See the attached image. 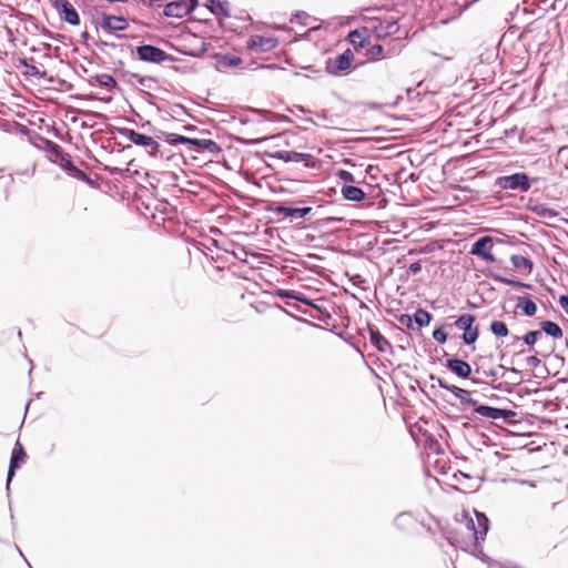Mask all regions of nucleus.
<instances>
[{"label":"nucleus","instance_id":"50","mask_svg":"<svg viewBox=\"0 0 568 568\" xmlns=\"http://www.w3.org/2000/svg\"><path fill=\"white\" fill-rule=\"evenodd\" d=\"M408 270L412 274H417L422 270V264L419 262H414L409 265Z\"/></svg>","mask_w":568,"mask_h":568},{"label":"nucleus","instance_id":"3","mask_svg":"<svg viewBox=\"0 0 568 568\" xmlns=\"http://www.w3.org/2000/svg\"><path fill=\"white\" fill-rule=\"evenodd\" d=\"M496 185L501 190L518 191L526 193L531 187V181L525 172H517L510 175H503L496 180Z\"/></svg>","mask_w":568,"mask_h":568},{"label":"nucleus","instance_id":"10","mask_svg":"<svg viewBox=\"0 0 568 568\" xmlns=\"http://www.w3.org/2000/svg\"><path fill=\"white\" fill-rule=\"evenodd\" d=\"M100 27L105 33L111 34L118 31H125L129 28V23L122 16L101 13Z\"/></svg>","mask_w":568,"mask_h":568},{"label":"nucleus","instance_id":"44","mask_svg":"<svg viewBox=\"0 0 568 568\" xmlns=\"http://www.w3.org/2000/svg\"><path fill=\"white\" fill-rule=\"evenodd\" d=\"M500 413L501 414H499V418H503V419H505L507 422H511L513 418L516 416V412L509 410V409H501L500 408Z\"/></svg>","mask_w":568,"mask_h":568},{"label":"nucleus","instance_id":"12","mask_svg":"<svg viewBox=\"0 0 568 568\" xmlns=\"http://www.w3.org/2000/svg\"><path fill=\"white\" fill-rule=\"evenodd\" d=\"M353 59V52L349 49H347L342 54H338L335 59H329L326 62V69L329 73L337 74L338 72L348 70L351 68Z\"/></svg>","mask_w":568,"mask_h":568},{"label":"nucleus","instance_id":"18","mask_svg":"<svg viewBox=\"0 0 568 568\" xmlns=\"http://www.w3.org/2000/svg\"><path fill=\"white\" fill-rule=\"evenodd\" d=\"M367 331L369 333V339L372 345L381 353H387L392 351V345L386 337H384L378 329L371 324H367Z\"/></svg>","mask_w":568,"mask_h":568},{"label":"nucleus","instance_id":"30","mask_svg":"<svg viewBox=\"0 0 568 568\" xmlns=\"http://www.w3.org/2000/svg\"><path fill=\"white\" fill-rule=\"evenodd\" d=\"M413 321L419 326H428L432 321V314L423 308H417L414 313Z\"/></svg>","mask_w":568,"mask_h":568},{"label":"nucleus","instance_id":"59","mask_svg":"<svg viewBox=\"0 0 568 568\" xmlns=\"http://www.w3.org/2000/svg\"><path fill=\"white\" fill-rule=\"evenodd\" d=\"M17 551H19V555L23 557L22 551H20V548H17Z\"/></svg>","mask_w":568,"mask_h":568},{"label":"nucleus","instance_id":"49","mask_svg":"<svg viewBox=\"0 0 568 568\" xmlns=\"http://www.w3.org/2000/svg\"><path fill=\"white\" fill-rule=\"evenodd\" d=\"M559 305L565 311V313L568 315V295H561L559 297Z\"/></svg>","mask_w":568,"mask_h":568},{"label":"nucleus","instance_id":"57","mask_svg":"<svg viewBox=\"0 0 568 568\" xmlns=\"http://www.w3.org/2000/svg\"><path fill=\"white\" fill-rule=\"evenodd\" d=\"M88 37H89L88 32H83V33H82V38H83V39H88Z\"/></svg>","mask_w":568,"mask_h":568},{"label":"nucleus","instance_id":"34","mask_svg":"<svg viewBox=\"0 0 568 568\" xmlns=\"http://www.w3.org/2000/svg\"><path fill=\"white\" fill-rule=\"evenodd\" d=\"M413 523V516L408 511H404V513H400L396 518H395V525L399 528H406L407 526H409L410 524Z\"/></svg>","mask_w":568,"mask_h":568},{"label":"nucleus","instance_id":"32","mask_svg":"<svg viewBox=\"0 0 568 568\" xmlns=\"http://www.w3.org/2000/svg\"><path fill=\"white\" fill-rule=\"evenodd\" d=\"M94 80L100 87L103 88H114L116 85L115 79L108 73L97 74Z\"/></svg>","mask_w":568,"mask_h":568},{"label":"nucleus","instance_id":"46","mask_svg":"<svg viewBox=\"0 0 568 568\" xmlns=\"http://www.w3.org/2000/svg\"><path fill=\"white\" fill-rule=\"evenodd\" d=\"M526 363L529 367L537 368L541 364V361L536 355H531L526 358Z\"/></svg>","mask_w":568,"mask_h":568},{"label":"nucleus","instance_id":"56","mask_svg":"<svg viewBox=\"0 0 568 568\" xmlns=\"http://www.w3.org/2000/svg\"><path fill=\"white\" fill-rule=\"evenodd\" d=\"M545 212H547L549 216L555 215V213L551 210H545Z\"/></svg>","mask_w":568,"mask_h":568},{"label":"nucleus","instance_id":"51","mask_svg":"<svg viewBox=\"0 0 568 568\" xmlns=\"http://www.w3.org/2000/svg\"><path fill=\"white\" fill-rule=\"evenodd\" d=\"M19 65L27 68V65H29V63H28L27 59L22 58L19 60Z\"/></svg>","mask_w":568,"mask_h":568},{"label":"nucleus","instance_id":"61","mask_svg":"<svg viewBox=\"0 0 568 568\" xmlns=\"http://www.w3.org/2000/svg\"><path fill=\"white\" fill-rule=\"evenodd\" d=\"M566 428H568V424L566 425Z\"/></svg>","mask_w":568,"mask_h":568},{"label":"nucleus","instance_id":"13","mask_svg":"<svg viewBox=\"0 0 568 568\" xmlns=\"http://www.w3.org/2000/svg\"><path fill=\"white\" fill-rule=\"evenodd\" d=\"M278 44L276 38L273 37H263V36H253L247 41V49L256 52H268L275 49Z\"/></svg>","mask_w":568,"mask_h":568},{"label":"nucleus","instance_id":"58","mask_svg":"<svg viewBox=\"0 0 568 568\" xmlns=\"http://www.w3.org/2000/svg\"><path fill=\"white\" fill-rule=\"evenodd\" d=\"M145 126H151L150 122H148L146 124H142V128H145Z\"/></svg>","mask_w":568,"mask_h":568},{"label":"nucleus","instance_id":"45","mask_svg":"<svg viewBox=\"0 0 568 568\" xmlns=\"http://www.w3.org/2000/svg\"><path fill=\"white\" fill-rule=\"evenodd\" d=\"M430 379L432 381H435L437 383V385L443 388V389H446V390H449V388H452L453 385H449L445 379H443L442 377H436L434 375L430 376Z\"/></svg>","mask_w":568,"mask_h":568},{"label":"nucleus","instance_id":"22","mask_svg":"<svg viewBox=\"0 0 568 568\" xmlns=\"http://www.w3.org/2000/svg\"><path fill=\"white\" fill-rule=\"evenodd\" d=\"M341 193L345 200L352 202H361L365 199V192L361 187L354 185H343Z\"/></svg>","mask_w":568,"mask_h":568},{"label":"nucleus","instance_id":"36","mask_svg":"<svg viewBox=\"0 0 568 568\" xmlns=\"http://www.w3.org/2000/svg\"><path fill=\"white\" fill-rule=\"evenodd\" d=\"M45 144H47L48 151H50L52 154H54L58 160L65 153L59 144H57L52 141L45 140Z\"/></svg>","mask_w":568,"mask_h":568},{"label":"nucleus","instance_id":"48","mask_svg":"<svg viewBox=\"0 0 568 568\" xmlns=\"http://www.w3.org/2000/svg\"><path fill=\"white\" fill-rule=\"evenodd\" d=\"M287 111L293 113V114H296V113H303V114L311 113L310 110H306L302 105H294L293 108H288Z\"/></svg>","mask_w":568,"mask_h":568},{"label":"nucleus","instance_id":"23","mask_svg":"<svg viewBox=\"0 0 568 568\" xmlns=\"http://www.w3.org/2000/svg\"><path fill=\"white\" fill-rule=\"evenodd\" d=\"M510 262L516 270L527 274L531 273L534 267V263L530 258L519 254L511 255Z\"/></svg>","mask_w":568,"mask_h":568},{"label":"nucleus","instance_id":"8","mask_svg":"<svg viewBox=\"0 0 568 568\" xmlns=\"http://www.w3.org/2000/svg\"><path fill=\"white\" fill-rule=\"evenodd\" d=\"M369 29L376 39H384L396 34L399 31V26L394 19H374L371 21Z\"/></svg>","mask_w":568,"mask_h":568},{"label":"nucleus","instance_id":"31","mask_svg":"<svg viewBox=\"0 0 568 568\" xmlns=\"http://www.w3.org/2000/svg\"><path fill=\"white\" fill-rule=\"evenodd\" d=\"M489 331L496 337H506L509 334L507 325L501 321H493L489 325Z\"/></svg>","mask_w":568,"mask_h":568},{"label":"nucleus","instance_id":"53","mask_svg":"<svg viewBox=\"0 0 568 568\" xmlns=\"http://www.w3.org/2000/svg\"><path fill=\"white\" fill-rule=\"evenodd\" d=\"M490 376H497V371L496 369H491L489 371L488 373Z\"/></svg>","mask_w":568,"mask_h":568},{"label":"nucleus","instance_id":"14","mask_svg":"<svg viewBox=\"0 0 568 568\" xmlns=\"http://www.w3.org/2000/svg\"><path fill=\"white\" fill-rule=\"evenodd\" d=\"M274 158L283 160L284 162H294V163L304 162V164L306 166L314 165V156L308 153L282 150V151H277L274 154Z\"/></svg>","mask_w":568,"mask_h":568},{"label":"nucleus","instance_id":"40","mask_svg":"<svg viewBox=\"0 0 568 568\" xmlns=\"http://www.w3.org/2000/svg\"><path fill=\"white\" fill-rule=\"evenodd\" d=\"M337 178L345 182V183H353L355 182V178L353 175V173H351L349 171H346V170H339L337 173H336Z\"/></svg>","mask_w":568,"mask_h":568},{"label":"nucleus","instance_id":"38","mask_svg":"<svg viewBox=\"0 0 568 568\" xmlns=\"http://www.w3.org/2000/svg\"><path fill=\"white\" fill-rule=\"evenodd\" d=\"M447 333L444 331V327L440 326V327H437L436 329H434L433 332V338L439 343V344H444L446 341H447Z\"/></svg>","mask_w":568,"mask_h":568},{"label":"nucleus","instance_id":"25","mask_svg":"<svg viewBox=\"0 0 568 568\" xmlns=\"http://www.w3.org/2000/svg\"><path fill=\"white\" fill-rule=\"evenodd\" d=\"M540 328L545 334L556 339L561 338L564 334L561 327L551 321H542L540 323Z\"/></svg>","mask_w":568,"mask_h":568},{"label":"nucleus","instance_id":"54","mask_svg":"<svg viewBox=\"0 0 568 568\" xmlns=\"http://www.w3.org/2000/svg\"><path fill=\"white\" fill-rule=\"evenodd\" d=\"M303 121L306 123H314V121L311 118H305L303 119Z\"/></svg>","mask_w":568,"mask_h":568},{"label":"nucleus","instance_id":"4","mask_svg":"<svg viewBox=\"0 0 568 568\" xmlns=\"http://www.w3.org/2000/svg\"><path fill=\"white\" fill-rule=\"evenodd\" d=\"M475 321V315L465 313L457 317L453 325L447 326H455L456 328L463 331V342L467 345H471L479 337V328L478 326H474Z\"/></svg>","mask_w":568,"mask_h":568},{"label":"nucleus","instance_id":"9","mask_svg":"<svg viewBox=\"0 0 568 568\" xmlns=\"http://www.w3.org/2000/svg\"><path fill=\"white\" fill-rule=\"evenodd\" d=\"M136 54L140 60L151 63H162L169 59V54L164 50L151 44L139 45Z\"/></svg>","mask_w":568,"mask_h":568},{"label":"nucleus","instance_id":"27","mask_svg":"<svg viewBox=\"0 0 568 568\" xmlns=\"http://www.w3.org/2000/svg\"><path fill=\"white\" fill-rule=\"evenodd\" d=\"M449 392L453 393L457 398H459L462 400V403L471 405L474 407L477 404V400L471 398L470 392H468L466 389H463L458 386L453 385L452 388H449Z\"/></svg>","mask_w":568,"mask_h":568},{"label":"nucleus","instance_id":"24","mask_svg":"<svg viewBox=\"0 0 568 568\" xmlns=\"http://www.w3.org/2000/svg\"><path fill=\"white\" fill-rule=\"evenodd\" d=\"M517 307L527 316H534L537 312V305L529 296L518 297Z\"/></svg>","mask_w":568,"mask_h":568},{"label":"nucleus","instance_id":"43","mask_svg":"<svg viewBox=\"0 0 568 568\" xmlns=\"http://www.w3.org/2000/svg\"><path fill=\"white\" fill-rule=\"evenodd\" d=\"M295 18L303 26H307L308 24V20L311 19V16L307 14L306 12H304V11H300V12H296Z\"/></svg>","mask_w":568,"mask_h":568},{"label":"nucleus","instance_id":"21","mask_svg":"<svg viewBox=\"0 0 568 568\" xmlns=\"http://www.w3.org/2000/svg\"><path fill=\"white\" fill-rule=\"evenodd\" d=\"M206 8L216 17L229 18L231 16L227 1L207 0Z\"/></svg>","mask_w":568,"mask_h":568},{"label":"nucleus","instance_id":"39","mask_svg":"<svg viewBox=\"0 0 568 568\" xmlns=\"http://www.w3.org/2000/svg\"><path fill=\"white\" fill-rule=\"evenodd\" d=\"M45 72H41L36 65L29 64L26 68L24 75L27 77H36L43 78Z\"/></svg>","mask_w":568,"mask_h":568},{"label":"nucleus","instance_id":"1","mask_svg":"<svg viewBox=\"0 0 568 568\" xmlns=\"http://www.w3.org/2000/svg\"><path fill=\"white\" fill-rule=\"evenodd\" d=\"M116 132L120 136L126 139L132 144L136 146H141L145 149V152L152 156V158H161V159H170L169 155L162 151L161 145L159 143V140H164V134H168L166 132H163L161 130H153L154 135H148L144 133L136 132L132 129L128 128H118Z\"/></svg>","mask_w":568,"mask_h":568},{"label":"nucleus","instance_id":"7","mask_svg":"<svg viewBox=\"0 0 568 568\" xmlns=\"http://www.w3.org/2000/svg\"><path fill=\"white\" fill-rule=\"evenodd\" d=\"M50 2L62 21L71 26L80 24L79 13L69 0H50Z\"/></svg>","mask_w":568,"mask_h":568},{"label":"nucleus","instance_id":"37","mask_svg":"<svg viewBox=\"0 0 568 568\" xmlns=\"http://www.w3.org/2000/svg\"><path fill=\"white\" fill-rule=\"evenodd\" d=\"M348 38L354 45L364 47V39L359 30L351 31Z\"/></svg>","mask_w":568,"mask_h":568},{"label":"nucleus","instance_id":"60","mask_svg":"<svg viewBox=\"0 0 568 568\" xmlns=\"http://www.w3.org/2000/svg\"><path fill=\"white\" fill-rule=\"evenodd\" d=\"M17 551H19V555L23 557L22 551H20V548H17Z\"/></svg>","mask_w":568,"mask_h":568},{"label":"nucleus","instance_id":"19","mask_svg":"<svg viewBox=\"0 0 568 568\" xmlns=\"http://www.w3.org/2000/svg\"><path fill=\"white\" fill-rule=\"evenodd\" d=\"M214 60L219 71H226L231 68L239 67L242 63V59L232 53H216L214 54Z\"/></svg>","mask_w":568,"mask_h":568},{"label":"nucleus","instance_id":"15","mask_svg":"<svg viewBox=\"0 0 568 568\" xmlns=\"http://www.w3.org/2000/svg\"><path fill=\"white\" fill-rule=\"evenodd\" d=\"M24 456H26V453H24L23 446L18 440L16 443V447L13 448V452H12V455L10 458V464H9V469H8V475H7V489L8 490L10 488V483H11L12 478L14 477L16 470L20 467V462L24 458Z\"/></svg>","mask_w":568,"mask_h":568},{"label":"nucleus","instance_id":"52","mask_svg":"<svg viewBox=\"0 0 568 568\" xmlns=\"http://www.w3.org/2000/svg\"><path fill=\"white\" fill-rule=\"evenodd\" d=\"M316 116L321 118V119H326V113L325 111H322V112H316L315 113Z\"/></svg>","mask_w":568,"mask_h":568},{"label":"nucleus","instance_id":"26","mask_svg":"<svg viewBox=\"0 0 568 568\" xmlns=\"http://www.w3.org/2000/svg\"><path fill=\"white\" fill-rule=\"evenodd\" d=\"M475 412L484 417L490 418V419H499L500 408L491 407L488 405H478L475 406Z\"/></svg>","mask_w":568,"mask_h":568},{"label":"nucleus","instance_id":"6","mask_svg":"<svg viewBox=\"0 0 568 568\" xmlns=\"http://www.w3.org/2000/svg\"><path fill=\"white\" fill-rule=\"evenodd\" d=\"M197 0H178L169 2L163 10V14L169 18L182 19L192 13L197 7Z\"/></svg>","mask_w":568,"mask_h":568},{"label":"nucleus","instance_id":"41","mask_svg":"<svg viewBox=\"0 0 568 568\" xmlns=\"http://www.w3.org/2000/svg\"><path fill=\"white\" fill-rule=\"evenodd\" d=\"M398 322L400 323V325L403 326H406L407 328H413V316H410L409 314H402L399 317H398Z\"/></svg>","mask_w":568,"mask_h":568},{"label":"nucleus","instance_id":"29","mask_svg":"<svg viewBox=\"0 0 568 568\" xmlns=\"http://www.w3.org/2000/svg\"><path fill=\"white\" fill-rule=\"evenodd\" d=\"M277 296L282 298H292L301 303H304L305 305H312V302L304 294L295 291L280 290L277 291Z\"/></svg>","mask_w":568,"mask_h":568},{"label":"nucleus","instance_id":"47","mask_svg":"<svg viewBox=\"0 0 568 568\" xmlns=\"http://www.w3.org/2000/svg\"><path fill=\"white\" fill-rule=\"evenodd\" d=\"M383 51H384V47L382 44H374L369 49V54L372 55V58H376V57L383 54Z\"/></svg>","mask_w":568,"mask_h":568},{"label":"nucleus","instance_id":"5","mask_svg":"<svg viewBox=\"0 0 568 568\" xmlns=\"http://www.w3.org/2000/svg\"><path fill=\"white\" fill-rule=\"evenodd\" d=\"M476 519L468 517L467 514H465L466 523L465 528L471 534V537L475 539L476 544H478L480 540H484L488 528H489V520L486 517L485 514L475 511Z\"/></svg>","mask_w":568,"mask_h":568},{"label":"nucleus","instance_id":"42","mask_svg":"<svg viewBox=\"0 0 568 568\" xmlns=\"http://www.w3.org/2000/svg\"><path fill=\"white\" fill-rule=\"evenodd\" d=\"M558 158H559V160L565 164V166H566V168H567V170H568V145H567V146L561 148V149L558 151Z\"/></svg>","mask_w":568,"mask_h":568},{"label":"nucleus","instance_id":"28","mask_svg":"<svg viewBox=\"0 0 568 568\" xmlns=\"http://www.w3.org/2000/svg\"><path fill=\"white\" fill-rule=\"evenodd\" d=\"M251 111L257 115L263 116V119L265 121H273V122L278 121V122H288V123L292 122V120L286 115H280V114H275L270 111L260 110V109H252Z\"/></svg>","mask_w":568,"mask_h":568},{"label":"nucleus","instance_id":"16","mask_svg":"<svg viewBox=\"0 0 568 568\" xmlns=\"http://www.w3.org/2000/svg\"><path fill=\"white\" fill-rule=\"evenodd\" d=\"M274 213L277 215H284L286 217H291L292 220L303 219L307 214L312 212L311 206H286L284 204H280L274 207Z\"/></svg>","mask_w":568,"mask_h":568},{"label":"nucleus","instance_id":"55","mask_svg":"<svg viewBox=\"0 0 568 568\" xmlns=\"http://www.w3.org/2000/svg\"><path fill=\"white\" fill-rule=\"evenodd\" d=\"M508 371L514 374H519V371L517 368H509Z\"/></svg>","mask_w":568,"mask_h":568},{"label":"nucleus","instance_id":"33","mask_svg":"<svg viewBox=\"0 0 568 568\" xmlns=\"http://www.w3.org/2000/svg\"><path fill=\"white\" fill-rule=\"evenodd\" d=\"M491 277L494 281H496L498 283L506 284V285H511V286H516V287H529V285L525 284L524 282H521L519 280L508 278V277H505L499 274H491Z\"/></svg>","mask_w":568,"mask_h":568},{"label":"nucleus","instance_id":"2","mask_svg":"<svg viewBox=\"0 0 568 568\" xmlns=\"http://www.w3.org/2000/svg\"><path fill=\"white\" fill-rule=\"evenodd\" d=\"M165 142L170 145L187 144L197 146L199 150L207 151L211 154H217L221 151V146L211 139H192L180 134H164Z\"/></svg>","mask_w":568,"mask_h":568},{"label":"nucleus","instance_id":"35","mask_svg":"<svg viewBox=\"0 0 568 568\" xmlns=\"http://www.w3.org/2000/svg\"><path fill=\"white\" fill-rule=\"evenodd\" d=\"M540 336L541 333L539 331H530L523 336V342L528 346H532Z\"/></svg>","mask_w":568,"mask_h":568},{"label":"nucleus","instance_id":"17","mask_svg":"<svg viewBox=\"0 0 568 568\" xmlns=\"http://www.w3.org/2000/svg\"><path fill=\"white\" fill-rule=\"evenodd\" d=\"M445 366L460 378H468L471 374V366L464 359L448 358Z\"/></svg>","mask_w":568,"mask_h":568},{"label":"nucleus","instance_id":"11","mask_svg":"<svg viewBox=\"0 0 568 568\" xmlns=\"http://www.w3.org/2000/svg\"><path fill=\"white\" fill-rule=\"evenodd\" d=\"M494 243V239L491 236H481L476 240L470 248V254L483 258L486 262H495V256L490 253L489 248H491Z\"/></svg>","mask_w":568,"mask_h":568},{"label":"nucleus","instance_id":"20","mask_svg":"<svg viewBox=\"0 0 568 568\" xmlns=\"http://www.w3.org/2000/svg\"><path fill=\"white\" fill-rule=\"evenodd\" d=\"M58 161H59L60 166L64 171H67L71 176H73L78 180H81V181L89 180V176L87 175V173L73 164L70 154L64 153Z\"/></svg>","mask_w":568,"mask_h":568}]
</instances>
